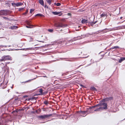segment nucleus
Listing matches in <instances>:
<instances>
[{
  "instance_id": "obj_50",
  "label": "nucleus",
  "mask_w": 125,
  "mask_h": 125,
  "mask_svg": "<svg viewBox=\"0 0 125 125\" xmlns=\"http://www.w3.org/2000/svg\"><path fill=\"white\" fill-rule=\"evenodd\" d=\"M122 17H121L120 18V19H122Z\"/></svg>"
},
{
  "instance_id": "obj_28",
  "label": "nucleus",
  "mask_w": 125,
  "mask_h": 125,
  "mask_svg": "<svg viewBox=\"0 0 125 125\" xmlns=\"http://www.w3.org/2000/svg\"><path fill=\"white\" fill-rule=\"evenodd\" d=\"M44 104L47 105L48 104V102L47 100H46L44 102Z\"/></svg>"
},
{
  "instance_id": "obj_45",
  "label": "nucleus",
  "mask_w": 125,
  "mask_h": 125,
  "mask_svg": "<svg viewBox=\"0 0 125 125\" xmlns=\"http://www.w3.org/2000/svg\"><path fill=\"white\" fill-rule=\"evenodd\" d=\"M62 15V13H61V14L59 15V16H61Z\"/></svg>"
},
{
  "instance_id": "obj_4",
  "label": "nucleus",
  "mask_w": 125,
  "mask_h": 125,
  "mask_svg": "<svg viewBox=\"0 0 125 125\" xmlns=\"http://www.w3.org/2000/svg\"><path fill=\"white\" fill-rule=\"evenodd\" d=\"M52 115V114L45 115H43L40 116H39V118L42 119H44L46 118H48L49 117Z\"/></svg>"
},
{
  "instance_id": "obj_38",
  "label": "nucleus",
  "mask_w": 125,
  "mask_h": 125,
  "mask_svg": "<svg viewBox=\"0 0 125 125\" xmlns=\"http://www.w3.org/2000/svg\"><path fill=\"white\" fill-rule=\"evenodd\" d=\"M122 60H123V61L125 60V57L122 58Z\"/></svg>"
},
{
  "instance_id": "obj_43",
  "label": "nucleus",
  "mask_w": 125,
  "mask_h": 125,
  "mask_svg": "<svg viewBox=\"0 0 125 125\" xmlns=\"http://www.w3.org/2000/svg\"><path fill=\"white\" fill-rule=\"evenodd\" d=\"M25 49V48H23V49H20V50H24Z\"/></svg>"
},
{
  "instance_id": "obj_52",
  "label": "nucleus",
  "mask_w": 125,
  "mask_h": 125,
  "mask_svg": "<svg viewBox=\"0 0 125 125\" xmlns=\"http://www.w3.org/2000/svg\"><path fill=\"white\" fill-rule=\"evenodd\" d=\"M19 50V49H16L15 50Z\"/></svg>"
},
{
  "instance_id": "obj_42",
  "label": "nucleus",
  "mask_w": 125,
  "mask_h": 125,
  "mask_svg": "<svg viewBox=\"0 0 125 125\" xmlns=\"http://www.w3.org/2000/svg\"><path fill=\"white\" fill-rule=\"evenodd\" d=\"M7 63H5V66H7Z\"/></svg>"
},
{
  "instance_id": "obj_10",
  "label": "nucleus",
  "mask_w": 125,
  "mask_h": 125,
  "mask_svg": "<svg viewBox=\"0 0 125 125\" xmlns=\"http://www.w3.org/2000/svg\"><path fill=\"white\" fill-rule=\"evenodd\" d=\"M107 15L106 13L104 12L102 14L100 15L101 17H104L105 16L106 17L107 16Z\"/></svg>"
},
{
  "instance_id": "obj_33",
  "label": "nucleus",
  "mask_w": 125,
  "mask_h": 125,
  "mask_svg": "<svg viewBox=\"0 0 125 125\" xmlns=\"http://www.w3.org/2000/svg\"><path fill=\"white\" fill-rule=\"evenodd\" d=\"M23 8H21L19 9V11H20L23 9Z\"/></svg>"
},
{
  "instance_id": "obj_17",
  "label": "nucleus",
  "mask_w": 125,
  "mask_h": 125,
  "mask_svg": "<svg viewBox=\"0 0 125 125\" xmlns=\"http://www.w3.org/2000/svg\"><path fill=\"white\" fill-rule=\"evenodd\" d=\"M35 48V47L33 48H26L25 49H26V50H34V48Z\"/></svg>"
},
{
  "instance_id": "obj_37",
  "label": "nucleus",
  "mask_w": 125,
  "mask_h": 125,
  "mask_svg": "<svg viewBox=\"0 0 125 125\" xmlns=\"http://www.w3.org/2000/svg\"><path fill=\"white\" fill-rule=\"evenodd\" d=\"M122 61H123L122 60V58H121L119 60L118 62L119 63H121Z\"/></svg>"
},
{
  "instance_id": "obj_20",
  "label": "nucleus",
  "mask_w": 125,
  "mask_h": 125,
  "mask_svg": "<svg viewBox=\"0 0 125 125\" xmlns=\"http://www.w3.org/2000/svg\"><path fill=\"white\" fill-rule=\"evenodd\" d=\"M42 91L43 90L41 88L40 89L39 91V92L40 93V94H39L40 95H43V94L42 93Z\"/></svg>"
},
{
  "instance_id": "obj_15",
  "label": "nucleus",
  "mask_w": 125,
  "mask_h": 125,
  "mask_svg": "<svg viewBox=\"0 0 125 125\" xmlns=\"http://www.w3.org/2000/svg\"><path fill=\"white\" fill-rule=\"evenodd\" d=\"M39 2L42 6H44V2L43 0H39Z\"/></svg>"
},
{
  "instance_id": "obj_1",
  "label": "nucleus",
  "mask_w": 125,
  "mask_h": 125,
  "mask_svg": "<svg viewBox=\"0 0 125 125\" xmlns=\"http://www.w3.org/2000/svg\"><path fill=\"white\" fill-rule=\"evenodd\" d=\"M12 60L11 57L9 55H5L1 57V59H0V61L2 62L8 60Z\"/></svg>"
},
{
  "instance_id": "obj_24",
  "label": "nucleus",
  "mask_w": 125,
  "mask_h": 125,
  "mask_svg": "<svg viewBox=\"0 0 125 125\" xmlns=\"http://www.w3.org/2000/svg\"><path fill=\"white\" fill-rule=\"evenodd\" d=\"M119 48V47L118 46H115L114 47L111 48V49H117Z\"/></svg>"
},
{
  "instance_id": "obj_25",
  "label": "nucleus",
  "mask_w": 125,
  "mask_h": 125,
  "mask_svg": "<svg viewBox=\"0 0 125 125\" xmlns=\"http://www.w3.org/2000/svg\"><path fill=\"white\" fill-rule=\"evenodd\" d=\"M26 23L29 26H33L32 25H31L30 22L28 21H26Z\"/></svg>"
},
{
  "instance_id": "obj_30",
  "label": "nucleus",
  "mask_w": 125,
  "mask_h": 125,
  "mask_svg": "<svg viewBox=\"0 0 125 125\" xmlns=\"http://www.w3.org/2000/svg\"><path fill=\"white\" fill-rule=\"evenodd\" d=\"M28 12V10H27L26 11L23 13V15H25L26 14H27V13Z\"/></svg>"
},
{
  "instance_id": "obj_26",
  "label": "nucleus",
  "mask_w": 125,
  "mask_h": 125,
  "mask_svg": "<svg viewBox=\"0 0 125 125\" xmlns=\"http://www.w3.org/2000/svg\"><path fill=\"white\" fill-rule=\"evenodd\" d=\"M54 5H56L57 6H59L61 5V4L60 3H54Z\"/></svg>"
},
{
  "instance_id": "obj_11",
  "label": "nucleus",
  "mask_w": 125,
  "mask_h": 125,
  "mask_svg": "<svg viewBox=\"0 0 125 125\" xmlns=\"http://www.w3.org/2000/svg\"><path fill=\"white\" fill-rule=\"evenodd\" d=\"M81 22L83 24L89 23V21H88L87 20L84 19H82L81 21Z\"/></svg>"
},
{
  "instance_id": "obj_9",
  "label": "nucleus",
  "mask_w": 125,
  "mask_h": 125,
  "mask_svg": "<svg viewBox=\"0 0 125 125\" xmlns=\"http://www.w3.org/2000/svg\"><path fill=\"white\" fill-rule=\"evenodd\" d=\"M113 28H112V29H105L103 30V31H103V33H106L107 32H108V31H113L114 30Z\"/></svg>"
},
{
  "instance_id": "obj_3",
  "label": "nucleus",
  "mask_w": 125,
  "mask_h": 125,
  "mask_svg": "<svg viewBox=\"0 0 125 125\" xmlns=\"http://www.w3.org/2000/svg\"><path fill=\"white\" fill-rule=\"evenodd\" d=\"M11 13V11L8 10H3L0 11V15H9Z\"/></svg>"
},
{
  "instance_id": "obj_13",
  "label": "nucleus",
  "mask_w": 125,
  "mask_h": 125,
  "mask_svg": "<svg viewBox=\"0 0 125 125\" xmlns=\"http://www.w3.org/2000/svg\"><path fill=\"white\" fill-rule=\"evenodd\" d=\"M23 3H22L20 2H17L16 3V6L18 7L21 6L22 5H23Z\"/></svg>"
},
{
  "instance_id": "obj_2",
  "label": "nucleus",
  "mask_w": 125,
  "mask_h": 125,
  "mask_svg": "<svg viewBox=\"0 0 125 125\" xmlns=\"http://www.w3.org/2000/svg\"><path fill=\"white\" fill-rule=\"evenodd\" d=\"M66 26V25H64L62 23H56L54 24V28L56 29L60 27L64 28Z\"/></svg>"
},
{
  "instance_id": "obj_44",
  "label": "nucleus",
  "mask_w": 125,
  "mask_h": 125,
  "mask_svg": "<svg viewBox=\"0 0 125 125\" xmlns=\"http://www.w3.org/2000/svg\"><path fill=\"white\" fill-rule=\"evenodd\" d=\"M30 100H31L30 98H28V101H30Z\"/></svg>"
},
{
  "instance_id": "obj_39",
  "label": "nucleus",
  "mask_w": 125,
  "mask_h": 125,
  "mask_svg": "<svg viewBox=\"0 0 125 125\" xmlns=\"http://www.w3.org/2000/svg\"><path fill=\"white\" fill-rule=\"evenodd\" d=\"M6 47L7 46H3V45H0V47H1L2 48L3 47Z\"/></svg>"
},
{
  "instance_id": "obj_29",
  "label": "nucleus",
  "mask_w": 125,
  "mask_h": 125,
  "mask_svg": "<svg viewBox=\"0 0 125 125\" xmlns=\"http://www.w3.org/2000/svg\"><path fill=\"white\" fill-rule=\"evenodd\" d=\"M35 98H36L34 97L31 98H30L31 100L32 101L34 100V99H35Z\"/></svg>"
},
{
  "instance_id": "obj_40",
  "label": "nucleus",
  "mask_w": 125,
  "mask_h": 125,
  "mask_svg": "<svg viewBox=\"0 0 125 125\" xmlns=\"http://www.w3.org/2000/svg\"><path fill=\"white\" fill-rule=\"evenodd\" d=\"M26 27L28 28H32L30 26H26Z\"/></svg>"
},
{
  "instance_id": "obj_7",
  "label": "nucleus",
  "mask_w": 125,
  "mask_h": 125,
  "mask_svg": "<svg viewBox=\"0 0 125 125\" xmlns=\"http://www.w3.org/2000/svg\"><path fill=\"white\" fill-rule=\"evenodd\" d=\"M87 112L86 111L83 112L80 111V112L79 113L81 116L83 117H85L87 115Z\"/></svg>"
},
{
  "instance_id": "obj_49",
  "label": "nucleus",
  "mask_w": 125,
  "mask_h": 125,
  "mask_svg": "<svg viewBox=\"0 0 125 125\" xmlns=\"http://www.w3.org/2000/svg\"><path fill=\"white\" fill-rule=\"evenodd\" d=\"M25 97H27V95H25Z\"/></svg>"
},
{
  "instance_id": "obj_18",
  "label": "nucleus",
  "mask_w": 125,
  "mask_h": 125,
  "mask_svg": "<svg viewBox=\"0 0 125 125\" xmlns=\"http://www.w3.org/2000/svg\"><path fill=\"white\" fill-rule=\"evenodd\" d=\"M90 89L91 90L94 91H97L96 88L94 86H92L91 87Z\"/></svg>"
},
{
  "instance_id": "obj_35",
  "label": "nucleus",
  "mask_w": 125,
  "mask_h": 125,
  "mask_svg": "<svg viewBox=\"0 0 125 125\" xmlns=\"http://www.w3.org/2000/svg\"><path fill=\"white\" fill-rule=\"evenodd\" d=\"M16 3H15L14 2H12L11 3V4L13 6H14V5H15V6H16Z\"/></svg>"
},
{
  "instance_id": "obj_32",
  "label": "nucleus",
  "mask_w": 125,
  "mask_h": 125,
  "mask_svg": "<svg viewBox=\"0 0 125 125\" xmlns=\"http://www.w3.org/2000/svg\"><path fill=\"white\" fill-rule=\"evenodd\" d=\"M121 29H125V25H123L122 26H121L120 27Z\"/></svg>"
},
{
  "instance_id": "obj_34",
  "label": "nucleus",
  "mask_w": 125,
  "mask_h": 125,
  "mask_svg": "<svg viewBox=\"0 0 125 125\" xmlns=\"http://www.w3.org/2000/svg\"><path fill=\"white\" fill-rule=\"evenodd\" d=\"M5 69L6 70H7V72H8L9 71V68L8 67H6Z\"/></svg>"
},
{
  "instance_id": "obj_41",
  "label": "nucleus",
  "mask_w": 125,
  "mask_h": 125,
  "mask_svg": "<svg viewBox=\"0 0 125 125\" xmlns=\"http://www.w3.org/2000/svg\"><path fill=\"white\" fill-rule=\"evenodd\" d=\"M16 112V113H17V112H18V111H17V110H15V111H13V112Z\"/></svg>"
},
{
  "instance_id": "obj_16",
  "label": "nucleus",
  "mask_w": 125,
  "mask_h": 125,
  "mask_svg": "<svg viewBox=\"0 0 125 125\" xmlns=\"http://www.w3.org/2000/svg\"><path fill=\"white\" fill-rule=\"evenodd\" d=\"M61 13V12H57L56 11L55 12H52V13L54 15H58L59 14Z\"/></svg>"
},
{
  "instance_id": "obj_14",
  "label": "nucleus",
  "mask_w": 125,
  "mask_h": 125,
  "mask_svg": "<svg viewBox=\"0 0 125 125\" xmlns=\"http://www.w3.org/2000/svg\"><path fill=\"white\" fill-rule=\"evenodd\" d=\"M97 21H96L95 22H94L93 21H89V23L92 26V25H93L95 24L96 23Z\"/></svg>"
},
{
  "instance_id": "obj_23",
  "label": "nucleus",
  "mask_w": 125,
  "mask_h": 125,
  "mask_svg": "<svg viewBox=\"0 0 125 125\" xmlns=\"http://www.w3.org/2000/svg\"><path fill=\"white\" fill-rule=\"evenodd\" d=\"M99 104H97L95 105V106H93L92 107H91L90 108V109H92V108H94V107H97V106H99Z\"/></svg>"
},
{
  "instance_id": "obj_31",
  "label": "nucleus",
  "mask_w": 125,
  "mask_h": 125,
  "mask_svg": "<svg viewBox=\"0 0 125 125\" xmlns=\"http://www.w3.org/2000/svg\"><path fill=\"white\" fill-rule=\"evenodd\" d=\"M3 19L5 20H9V19L6 17H3Z\"/></svg>"
},
{
  "instance_id": "obj_6",
  "label": "nucleus",
  "mask_w": 125,
  "mask_h": 125,
  "mask_svg": "<svg viewBox=\"0 0 125 125\" xmlns=\"http://www.w3.org/2000/svg\"><path fill=\"white\" fill-rule=\"evenodd\" d=\"M113 99V97H107L104 99H103L102 100V102H105L108 101Z\"/></svg>"
},
{
  "instance_id": "obj_51",
  "label": "nucleus",
  "mask_w": 125,
  "mask_h": 125,
  "mask_svg": "<svg viewBox=\"0 0 125 125\" xmlns=\"http://www.w3.org/2000/svg\"><path fill=\"white\" fill-rule=\"evenodd\" d=\"M81 86H83V85H81Z\"/></svg>"
},
{
  "instance_id": "obj_8",
  "label": "nucleus",
  "mask_w": 125,
  "mask_h": 125,
  "mask_svg": "<svg viewBox=\"0 0 125 125\" xmlns=\"http://www.w3.org/2000/svg\"><path fill=\"white\" fill-rule=\"evenodd\" d=\"M46 77V78H47V76L46 75H45V76H39L38 77L37 76H36V78H35L33 79H31V80H28L26 81H25V82H21V83H26V82H29V81H31V80H34V79H35L36 78H37V77Z\"/></svg>"
},
{
  "instance_id": "obj_27",
  "label": "nucleus",
  "mask_w": 125,
  "mask_h": 125,
  "mask_svg": "<svg viewBox=\"0 0 125 125\" xmlns=\"http://www.w3.org/2000/svg\"><path fill=\"white\" fill-rule=\"evenodd\" d=\"M48 31L49 32H52L53 31V30L52 29H48Z\"/></svg>"
},
{
  "instance_id": "obj_22",
  "label": "nucleus",
  "mask_w": 125,
  "mask_h": 125,
  "mask_svg": "<svg viewBox=\"0 0 125 125\" xmlns=\"http://www.w3.org/2000/svg\"><path fill=\"white\" fill-rule=\"evenodd\" d=\"M39 16L41 17H44V16L43 15L40 14V13H38L35 16Z\"/></svg>"
},
{
  "instance_id": "obj_53",
  "label": "nucleus",
  "mask_w": 125,
  "mask_h": 125,
  "mask_svg": "<svg viewBox=\"0 0 125 125\" xmlns=\"http://www.w3.org/2000/svg\"><path fill=\"white\" fill-rule=\"evenodd\" d=\"M10 46H9V47H10Z\"/></svg>"
},
{
  "instance_id": "obj_19",
  "label": "nucleus",
  "mask_w": 125,
  "mask_h": 125,
  "mask_svg": "<svg viewBox=\"0 0 125 125\" xmlns=\"http://www.w3.org/2000/svg\"><path fill=\"white\" fill-rule=\"evenodd\" d=\"M11 27V29H16L18 28V27L17 26H13L12 27Z\"/></svg>"
},
{
  "instance_id": "obj_36",
  "label": "nucleus",
  "mask_w": 125,
  "mask_h": 125,
  "mask_svg": "<svg viewBox=\"0 0 125 125\" xmlns=\"http://www.w3.org/2000/svg\"><path fill=\"white\" fill-rule=\"evenodd\" d=\"M34 10L33 9H31L30 10V12L31 13L32 12L34 11Z\"/></svg>"
},
{
  "instance_id": "obj_5",
  "label": "nucleus",
  "mask_w": 125,
  "mask_h": 125,
  "mask_svg": "<svg viewBox=\"0 0 125 125\" xmlns=\"http://www.w3.org/2000/svg\"><path fill=\"white\" fill-rule=\"evenodd\" d=\"M99 106H103L104 107H102V109H107V105L106 103H103L99 104Z\"/></svg>"
},
{
  "instance_id": "obj_47",
  "label": "nucleus",
  "mask_w": 125,
  "mask_h": 125,
  "mask_svg": "<svg viewBox=\"0 0 125 125\" xmlns=\"http://www.w3.org/2000/svg\"><path fill=\"white\" fill-rule=\"evenodd\" d=\"M7 64H9V63H10V62H7Z\"/></svg>"
},
{
  "instance_id": "obj_46",
  "label": "nucleus",
  "mask_w": 125,
  "mask_h": 125,
  "mask_svg": "<svg viewBox=\"0 0 125 125\" xmlns=\"http://www.w3.org/2000/svg\"><path fill=\"white\" fill-rule=\"evenodd\" d=\"M37 111H38L37 110H36V113H37Z\"/></svg>"
},
{
  "instance_id": "obj_48",
  "label": "nucleus",
  "mask_w": 125,
  "mask_h": 125,
  "mask_svg": "<svg viewBox=\"0 0 125 125\" xmlns=\"http://www.w3.org/2000/svg\"><path fill=\"white\" fill-rule=\"evenodd\" d=\"M111 49V48H110V49H109V50H110L111 49Z\"/></svg>"
},
{
  "instance_id": "obj_21",
  "label": "nucleus",
  "mask_w": 125,
  "mask_h": 125,
  "mask_svg": "<svg viewBox=\"0 0 125 125\" xmlns=\"http://www.w3.org/2000/svg\"><path fill=\"white\" fill-rule=\"evenodd\" d=\"M52 0H46V1L48 4L49 5H50L52 3Z\"/></svg>"
},
{
  "instance_id": "obj_12",
  "label": "nucleus",
  "mask_w": 125,
  "mask_h": 125,
  "mask_svg": "<svg viewBox=\"0 0 125 125\" xmlns=\"http://www.w3.org/2000/svg\"><path fill=\"white\" fill-rule=\"evenodd\" d=\"M103 110L102 109V107H100L99 108L96 109L95 110H94V111H101Z\"/></svg>"
}]
</instances>
